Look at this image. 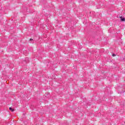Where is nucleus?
<instances>
[{"label":"nucleus","mask_w":125,"mask_h":125,"mask_svg":"<svg viewBox=\"0 0 125 125\" xmlns=\"http://www.w3.org/2000/svg\"><path fill=\"white\" fill-rule=\"evenodd\" d=\"M120 19H121V21H125V18H123L122 16L120 17Z\"/></svg>","instance_id":"nucleus-1"},{"label":"nucleus","mask_w":125,"mask_h":125,"mask_svg":"<svg viewBox=\"0 0 125 125\" xmlns=\"http://www.w3.org/2000/svg\"><path fill=\"white\" fill-rule=\"evenodd\" d=\"M10 111H11V112H14L15 109L13 108H12L11 107H9Z\"/></svg>","instance_id":"nucleus-2"},{"label":"nucleus","mask_w":125,"mask_h":125,"mask_svg":"<svg viewBox=\"0 0 125 125\" xmlns=\"http://www.w3.org/2000/svg\"><path fill=\"white\" fill-rule=\"evenodd\" d=\"M29 41H30V42H30V43H34V40H33L32 39H30L29 40Z\"/></svg>","instance_id":"nucleus-3"},{"label":"nucleus","mask_w":125,"mask_h":125,"mask_svg":"<svg viewBox=\"0 0 125 125\" xmlns=\"http://www.w3.org/2000/svg\"><path fill=\"white\" fill-rule=\"evenodd\" d=\"M112 56L114 57L116 56V55L115 54H112Z\"/></svg>","instance_id":"nucleus-4"}]
</instances>
